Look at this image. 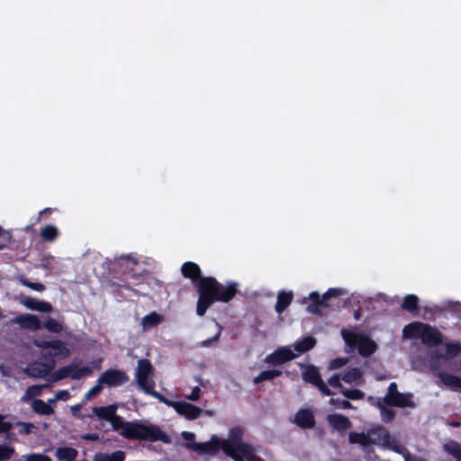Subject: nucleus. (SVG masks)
Segmentation results:
<instances>
[{
  "label": "nucleus",
  "instance_id": "1",
  "mask_svg": "<svg viewBox=\"0 0 461 461\" xmlns=\"http://www.w3.org/2000/svg\"><path fill=\"white\" fill-rule=\"evenodd\" d=\"M243 430L240 428L230 429L228 438L221 440L218 437L203 443H189L187 447L201 455H216L221 448L223 452L235 461H264L258 453L259 447L252 446L242 440Z\"/></svg>",
  "mask_w": 461,
  "mask_h": 461
},
{
  "label": "nucleus",
  "instance_id": "2",
  "mask_svg": "<svg viewBox=\"0 0 461 461\" xmlns=\"http://www.w3.org/2000/svg\"><path fill=\"white\" fill-rule=\"evenodd\" d=\"M237 284L228 283L223 285L212 277L201 278L198 285L199 300L196 312L199 316L204 315L208 307L215 301L227 303L231 300L237 293Z\"/></svg>",
  "mask_w": 461,
  "mask_h": 461
},
{
  "label": "nucleus",
  "instance_id": "3",
  "mask_svg": "<svg viewBox=\"0 0 461 461\" xmlns=\"http://www.w3.org/2000/svg\"><path fill=\"white\" fill-rule=\"evenodd\" d=\"M348 438L352 444H359L363 447L375 444L397 453H402L401 443L395 438L391 437L384 428L380 426L369 429L366 433L351 432Z\"/></svg>",
  "mask_w": 461,
  "mask_h": 461
},
{
  "label": "nucleus",
  "instance_id": "4",
  "mask_svg": "<svg viewBox=\"0 0 461 461\" xmlns=\"http://www.w3.org/2000/svg\"><path fill=\"white\" fill-rule=\"evenodd\" d=\"M402 337L410 339H420L428 346H436L441 342V334L437 329L418 321L406 325L402 330Z\"/></svg>",
  "mask_w": 461,
  "mask_h": 461
},
{
  "label": "nucleus",
  "instance_id": "5",
  "mask_svg": "<svg viewBox=\"0 0 461 461\" xmlns=\"http://www.w3.org/2000/svg\"><path fill=\"white\" fill-rule=\"evenodd\" d=\"M120 434L126 438L149 440H158L163 436V432L158 427L145 425L137 421L128 422Z\"/></svg>",
  "mask_w": 461,
  "mask_h": 461
},
{
  "label": "nucleus",
  "instance_id": "6",
  "mask_svg": "<svg viewBox=\"0 0 461 461\" xmlns=\"http://www.w3.org/2000/svg\"><path fill=\"white\" fill-rule=\"evenodd\" d=\"M342 337L348 346L357 348L360 355L368 357L376 349V344L366 336L358 333L356 330H344Z\"/></svg>",
  "mask_w": 461,
  "mask_h": 461
},
{
  "label": "nucleus",
  "instance_id": "7",
  "mask_svg": "<svg viewBox=\"0 0 461 461\" xmlns=\"http://www.w3.org/2000/svg\"><path fill=\"white\" fill-rule=\"evenodd\" d=\"M33 345L40 348V354L46 362L54 363V358H65L69 355L68 348L60 340L34 339Z\"/></svg>",
  "mask_w": 461,
  "mask_h": 461
},
{
  "label": "nucleus",
  "instance_id": "8",
  "mask_svg": "<svg viewBox=\"0 0 461 461\" xmlns=\"http://www.w3.org/2000/svg\"><path fill=\"white\" fill-rule=\"evenodd\" d=\"M153 373L154 368L148 359H140L138 361V366L135 372V379L144 393L146 391H150L155 387Z\"/></svg>",
  "mask_w": 461,
  "mask_h": 461
},
{
  "label": "nucleus",
  "instance_id": "9",
  "mask_svg": "<svg viewBox=\"0 0 461 461\" xmlns=\"http://www.w3.org/2000/svg\"><path fill=\"white\" fill-rule=\"evenodd\" d=\"M412 393H402L397 390V384L393 382L390 384L388 387V392L383 399V402L391 405L396 406L400 408L405 407H414V403L412 402Z\"/></svg>",
  "mask_w": 461,
  "mask_h": 461
},
{
  "label": "nucleus",
  "instance_id": "10",
  "mask_svg": "<svg viewBox=\"0 0 461 461\" xmlns=\"http://www.w3.org/2000/svg\"><path fill=\"white\" fill-rule=\"evenodd\" d=\"M298 357V353H295L292 345L286 347H280L273 353L267 355L265 362L269 365H282Z\"/></svg>",
  "mask_w": 461,
  "mask_h": 461
},
{
  "label": "nucleus",
  "instance_id": "11",
  "mask_svg": "<svg viewBox=\"0 0 461 461\" xmlns=\"http://www.w3.org/2000/svg\"><path fill=\"white\" fill-rule=\"evenodd\" d=\"M303 378L304 381L316 385L323 394L330 395L331 393L330 389L321 380L320 373L316 367L307 366L303 372Z\"/></svg>",
  "mask_w": 461,
  "mask_h": 461
},
{
  "label": "nucleus",
  "instance_id": "12",
  "mask_svg": "<svg viewBox=\"0 0 461 461\" xmlns=\"http://www.w3.org/2000/svg\"><path fill=\"white\" fill-rule=\"evenodd\" d=\"M127 381V376L121 371L110 369L103 373L99 377V382L108 387L122 385Z\"/></svg>",
  "mask_w": 461,
  "mask_h": 461
},
{
  "label": "nucleus",
  "instance_id": "13",
  "mask_svg": "<svg viewBox=\"0 0 461 461\" xmlns=\"http://www.w3.org/2000/svg\"><path fill=\"white\" fill-rule=\"evenodd\" d=\"M174 410L187 420H195L203 412L202 409L189 402L179 401L176 403Z\"/></svg>",
  "mask_w": 461,
  "mask_h": 461
},
{
  "label": "nucleus",
  "instance_id": "14",
  "mask_svg": "<svg viewBox=\"0 0 461 461\" xmlns=\"http://www.w3.org/2000/svg\"><path fill=\"white\" fill-rule=\"evenodd\" d=\"M11 323L19 324L21 327L37 330L41 328V321L38 316L32 314H20L11 320Z\"/></svg>",
  "mask_w": 461,
  "mask_h": 461
},
{
  "label": "nucleus",
  "instance_id": "15",
  "mask_svg": "<svg viewBox=\"0 0 461 461\" xmlns=\"http://www.w3.org/2000/svg\"><path fill=\"white\" fill-rule=\"evenodd\" d=\"M54 366L55 363L52 362H36L29 365L26 368V372L32 377H44L54 368Z\"/></svg>",
  "mask_w": 461,
  "mask_h": 461
},
{
  "label": "nucleus",
  "instance_id": "16",
  "mask_svg": "<svg viewBox=\"0 0 461 461\" xmlns=\"http://www.w3.org/2000/svg\"><path fill=\"white\" fill-rule=\"evenodd\" d=\"M341 380L353 385H361L364 383L363 372L357 367H348L341 373Z\"/></svg>",
  "mask_w": 461,
  "mask_h": 461
},
{
  "label": "nucleus",
  "instance_id": "17",
  "mask_svg": "<svg viewBox=\"0 0 461 461\" xmlns=\"http://www.w3.org/2000/svg\"><path fill=\"white\" fill-rule=\"evenodd\" d=\"M21 303L29 310L37 311L40 312H50L52 311V306L48 302L39 301L32 297H24L21 300Z\"/></svg>",
  "mask_w": 461,
  "mask_h": 461
},
{
  "label": "nucleus",
  "instance_id": "18",
  "mask_svg": "<svg viewBox=\"0 0 461 461\" xmlns=\"http://www.w3.org/2000/svg\"><path fill=\"white\" fill-rule=\"evenodd\" d=\"M440 382L453 391H461V376H456L445 372H439Z\"/></svg>",
  "mask_w": 461,
  "mask_h": 461
},
{
  "label": "nucleus",
  "instance_id": "19",
  "mask_svg": "<svg viewBox=\"0 0 461 461\" xmlns=\"http://www.w3.org/2000/svg\"><path fill=\"white\" fill-rule=\"evenodd\" d=\"M327 420L329 424L337 430H346L351 425L349 420L341 414H330L327 417Z\"/></svg>",
  "mask_w": 461,
  "mask_h": 461
},
{
  "label": "nucleus",
  "instance_id": "20",
  "mask_svg": "<svg viewBox=\"0 0 461 461\" xmlns=\"http://www.w3.org/2000/svg\"><path fill=\"white\" fill-rule=\"evenodd\" d=\"M460 352V343H447L446 344V354H439L438 350H434L430 355L432 359L451 358L457 356Z\"/></svg>",
  "mask_w": 461,
  "mask_h": 461
},
{
  "label": "nucleus",
  "instance_id": "21",
  "mask_svg": "<svg viewBox=\"0 0 461 461\" xmlns=\"http://www.w3.org/2000/svg\"><path fill=\"white\" fill-rule=\"evenodd\" d=\"M294 422L302 428H311L314 423V418L312 411L301 410L296 413Z\"/></svg>",
  "mask_w": 461,
  "mask_h": 461
},
{
  "label": "nucleus",
  "instance_id": "22",
  "mask_svg": "<svg viewBox=\"0 0 461 461\" xmlns=\"http://www.w3.org/2000/svg\"><path fill=\"white\" fill-rule=\"evenodd\" d=\"M315 339L312 337H305L301 340H297L292 345L295 353H298V357L303 353L310 350L315 346Z\"/></svg>",
  "mask_w": 461,
  "mask_h": 461
},
{
  "label": "nucleus",
  "instance_id": "23",
  "mask_svg": "<svg viewBox=\"0 0 461 461\" xmlns=\"http://www.w3.org/2000/svg\"><path fill=\"white\" fill-rule=\"evenodd\" d=\"M68 368H69V377L74 380H77L84 376H87L91 375L92 372L90 367L86 366H80L77 363H71L70 365H68Z\"/></svg>",
  "mask_w": 461,
  "mask_h": 461
},
{
  "label": "nucleus",
  "instance_id": "24",
  "mask_svg": "<svg viewBox=\"0 0 461 461\" xmlns=\"http://www.w3.org/2000/svg\"><path fill=\"white\" fill-rule=\"evenodd\" d=\"M164 320V317L156 312H152L147 315H145L141 320V326L143 330H148L153 327H156L159 323H161Z\"/></svg>",
  "mask_w": 461,
  "mask_h": 461
},
{
  "label": "nucleus",
  "instance_id": "25",
  "mask_svg": "<svg viewBox=\"0 0 461 461\" xmlns=\"http://www.w3.org/2000/svg\"><path fill=\"white\" fill-rule=\"evenodd\" d=\"M182 274L185 277L190 278L193 281L196 280L201 276V269L199 266L194 262H186L182 266Z\"/></svg>",
  "mask_w": 461,
  "mask_h": 461
},
{
  "label": "nucleus",
  "instance_id": "26",
  "mask_svg": "<svg viewBox=\"0 0 461 461\" xmlns=\"http://www.w3.org/2000/svg\"><path fill=\"white\" fill-rule=\"evenodd\" d=\"M55 456L60 461H73L77 456V450L70 447H61L56 449Z\"/></svg>",
  "mask_w": 461,
  "mask_h": 461
},
{
  "label": "nucleus",
  "instance_id": "27",
  "mask_svg": "<svg viewBox=\"0 0 461 461\" xmlns=\"http://www.w3.org/2000/svg\"><path fill=\"white\" fill-rule=\"evenodd\" d=\"M92 411L93 415L109 421L112 419V417L115 414L116 406L109 405L104 407H94Z\"/></svg>",
  "mask_w": 461,
  "mask_h": 461
},
{
  "label": "nucleus",
  "instance_id": "28",
  "mask_svg": "<svg viewBox=\"0 0 461 461\" xmlns=\"http://www.w3.org/2000/svg\"><path fill=\"white\" fill-rule=\"evenodd\" d=\"M293 300V294L291 292H280L277 296V302L275 309L276 312L282 313L285 308L291 303Z\"/></svg>",
  "mask_w": 461,
  "mask_h": 461
},
{
  "label": "nucleus",
  "instance_id": "29",
  "mask_svg": "<svg viewBox=\"0 0 461 461\" xmlns=\"http://www.w3.org/2000/svg\"><path fill=\"white\" fill-rule=\"evenodd\" d=\"M32 408L36 413L41 415H51L54 412V409L42 400H33L32 402Z\"/></svg>",
  "mask_w": 461,
  "mask_h": 461
},
{
  "label": "nucleus",
  "instance_id": "30",
  "mask_svg": "<svg viewBox=\"0 0 461 461\" xmlns=\"http://www.w3.org/2000/svg\"><path fill=\"white\" fill-rule=\"evenodd\" d=\"M125 453L118 450L112 454L98 453L95 454L94 461H124Z\"/></svg>",
  "mask_w": 461,
  "mask_h": 461
},
{
  "label": "nucleus",
  "instance_id": "31",
  "mask_svg": "<svg viewBox=\"0 0 461 461\" xmlns=\"http://www.w3.org/2000/svg\"><path fill=\"white\" fill-rule=\"evenodd\" d=\"M47 386V384H41L28 387L24 394L22 396L21 401L26 402L32 400L34 397L41 395L42 389Z\"/></svg>",
  "mask_w": 461,
  "mask_h": 461
},
{
  "label": "nucleus",
  "instance_id": "32",
  "mask_svg": "<svg viewBox=\"0 0 461 461\" xmlns=\"http://www.w3.org/2000/svg\"><path fill=\"white\" fill-rule=\"evenodd\" d=\"M444 450L451 455L456 461H461V445L456 441H449L444 445Z\"/></svg>",
  "mask_w": 461,
  "mask_h": 461
},
{
  "label": "nucleus",
  "instance_id": "33",
  "mask_svg": "<svg viewBox=\"0 0 461 461\" xmlns=\"http://www.w3.org/2000/svg\"><path fill=\"white\" fill-rule=\"evenodd\" d=\"M282 372L277 369L266 370L261 372L258 376H256L253 380L254 384H259L263 381L272 380L277 376H280Z\"/></svg>",
  "mask_w": 461,
  "mask_h": 461
},
{
  "label": "nucleus",
  "instance_id": "34",
  "mask_svg": "<svg viewBox=\"0 0 461 461\" xmlns=\"http://www.w3.org/2000/svg\"><path fill=\"white\" fill-rule=\"evenodd\" d=\"M59 234V230L53 225H46L41 230V237L47 241H53Z\"/></svg>",
  "mask_w": 461,
  "mask_h": 461
},
{
  "label": "nucleus",
  "instance_id": "35",
  "mask_svg": "<svg viewBox=\"0 0 461 461\" xmlns=\"http://www.w3.org/2000/svg\"><path fill=\"white\" fill-rule=\"evenodd\" d=\"M310 299L313 300V303H311L307 307V311L311 313H319L320 312V306L324 305L326 306V302L324 303H321V299L320 300V295L317 292H312L310 294Z\"/></svg>",
  "mask_w": 461,
  "mask_h": 461
},
{
  "label": "nucleus",
  "instance_id": "36",
  "mask_svg": "<svg viewBox=\"0 0 461 461\" xmlns=\"http://www.w3.org/2000/svg\"><path fill=\"white\" fill-rule=\"evenodd\" d=\"M14 428L18 429V433L24 435L36 434L38 430L34 424L29 422H16L14 424Z\"/></svg>",
  "mask_w": 461,
  "mask_h": 461
},
{
  "label": "nucleus",
  "instance_id": "37",
  "mask_svg": "<svg viewBox=\"0 0 461 461\" xmlns=\"http://www.w3.org/2000/svg\"><path fill=\"white\" fill-rule=\"evenodd\" d=\"M419 298L415 294H408L404 297L402 308L408 312H413L417 309Z\"/></svg>",
  "mask_w": 461,
  "mask_h": 461
},
{
  "label": "nucleus",
  "instance_id": "38",
  "mask_svg": "<svg viewBox=\"0 0 461 461\" xmlns=\"http://www.w3.org/2000/svg\"><path fill=\"white\" fill-rule=\"evenodd\" d=\"M44 327L47 330L55 333L60 332L63 330V325L61 321L51 317L47 318L44 323Z\"/></svg>",
  "mask_w": 461,
  "mask_h": 461
},
{
  "label": "nucleus",
  "instance_id": "39",
  "mask_svg": "<svg viewBox=\"0 0 461 461\" xmlns=\"http://www.w3.org/2000/svg\"><path fill=\"white\" fill-rule=\"evenodd\" d=\"M384 404L385 403L383 402V399H379L377 401V406L380 409L382 420L385 422H389L394 418V411L384 407Z\"/></svg>",
  "mask_w": 461,
  "mask_h": 461
},
{
  "label": "nucleus",
  "instance_id": "40",
  "mask_svg": "<svg viewBox=\"0 0 461 461\" xmlns=\"http://www.w3.org/2000/svg\"><path fill=\"white\" fill-rule=\"evenodd\" d=\"M21 461H52L49 456L41 453L23 455Z\"/></svg>",
  "mask_w": 461,
  "mask_h": 461
},
{
  "label": "nucleus",
  "instance_id": "41",
  "mask_svg": "<svg viewBox=\"0 0 461 461\" xmlns=\"http://www.w3.org/2000/svg\"><path fill=\"white\" fill-rule=\"evenodd\" d=\"M343 395L351 400H358L364 397V393L358 389H342Z\"/></svg>",
  "mask_w": 461,
  "mask_h": 461
},
{
  "label": "nucleus",
  "instance_id": "42",
  "mask_svg": "<svg viewBox=\"0 0 461 461\" xmlns=\"http://www.w3.org/2000/svg\"><path fill=\"white\" fill-rule=\"evenodd\" d=\"M145 393L152 395L153 397L158 399L159 402H161L165 403L166 405L172 407V408H175L176 403L177 402L170 401V400L167 399L159 393L154 391V389H151L150 391H146Z\"/></svg>",
  "mask_w": 461,
  "mask_h": 461
},
{
  "label": "nucleus",
  "instance_id": "43",
  "mask_svg": "<svg viewBox=\"0 0 461 461\" xmlns=\"http://www.w3.org/2000/svg\"><path fill=\"white\" fill-rule=\"evenodd\" d=\"M113 429L118 430L121 429L123 430L127 425L128 422H125L122 417L118 416L116 413L112 417V419L109 420Z\"/></svg>",
  "mask_w": 461,
  "mask_h": 461
},
{
  "label": "nucleus",
  "instance_id": "44",
  "mask_svg": "<svg viewBox=\"0 0 461 461\" xmlns=\"http://www.w3.org/2000/svg\"><path fill=\"white\" fill-rule=\"evenodd\" d=\"M344 294H345V291L343 289L330 288L322 295L321 303H324L327 300H329L331 297H338Z\"/></svg>",
  "mask_w": 461,
  "mask_h": 461
},
{
  "label": "nucleus",
  "instance_id": "45",
  "mask_svg": "<svg viewBox=\"0 0 461 461\" xmlns=\"http://www.w3.org/2000/svg\"><path fill=\"white\" fill-rule=\"evenodd\" d=\"M103 384L99 382V378L97 379V383L95 386H93L85 395V400L86 401H89L91 400L92 398L95 397L96 395H98L102 389H103Z\"/></svg>",
  "mask_w": 461,
  "mask_h": 461
},
{
  "label": "nucleus",
  "instance_id": "46",
  "mask_svg": "<svg viewBox=\"0 0 461 461\" xmlns=\"http://www.w3.org/2000/svg\"><path fill=\"white\" fill-rule=\"evenodd\" d=\"M14 453V448L7 445H0V460H8Z\"/></svg>",
  "mask_w": 461,
  "mask_h": 461
},
{
  "label": "nucleus",
  "instance_id": "47",
  "mask_svg": "<svg viewBox=\"0 0 461 461\" xmlns=\"http://www.w3.org/2000/svg\"><path fill=\"white\" fill-rule=\"evenodd\" d=\"M21 284L37 292H43L45 290V286L41 283H34L26 279H21Z\"/></svg>",
  "mask_w": 461,
  "mask_h": 461
},
{
  "label": "nucleus",
  "instance_id": "48",
  "mask_svg": "<svg viewBox=\"0 0 461 461\" xmlns=\"http://www.w3.org/2000/svg\"><path fill=\"white\" fill-rule=\"evenodd\" d=\"M68 371H69V368H68V366H66L62 368H59L53 374V375H52L53 381H59L61 379L69 377Z\"/></svg>",
  "mask_w": 461,
  "mask_h": 461
},
{
  "label": "nucleus",
  "instance_id": "49",
  "mask_svg": "<svg viewBox=\"0 0 461 461\" xmlns=\"http://www.w3.org/2000/svg\"><path fill=\"white\" fill-rule=\"evenodd\" d=\"M348 362L347 358L338 357L330 361V369H338L345 366Z\"/></svg>",
  "mask_w": 461,
  "mask_h": 461
},
{
  "label": "nucleus",
  "instance_id": "50",
  "mask_svg": "<svg viewBox=\"0 0 461 461\" xmlns=\"http://www.w3.org/2000/svg\"><path fill=\"white\" fill-rule=\"evenodd\" d=\"M202 390L199 386H195L192 389L189 394H185V397L192 402L197 401L200 398Z\"/></svg>",
  "mask_w": 461,
  "mask_h": 461
},
{
  "label": "nucleus",
  "instance_id": "51",
  "mask_svg": "<svg viewBox=\"0 0 461 461\" xmlns=\"http://www.w3.org/2000/svg\"><path fill=\"white\" fill-rule=\"evenodd\" d=\"M12 428H14V424L6 420L5 416L0 415V433L5 432Z\"/></svg>",
  "mask_w": 461,
  "mask_h": 461
},
{
  "label": "nucleus",
  "instance_id": "52",
  "mask_svg": "<svg viewBox=\"0 0 461 461\" xmlns=\"http://www.w3.org/2000/svg\"><path fill=\"white\" fill-rule=\"evenodd\" d=\"M330 404L336 405L338 408H341V409L352 408V404L348 401H346V400L339 401V400H335V399L331 398L330 400Z\"/></svg>",
  "mask_w": 461,
  "mask_h": 461
},
{
  "label": "nucleus",
  "instance_id": "53",
  "mask_svg": "<svg viewBox=\"0 0 461 461\" xmlns=\"http://www.w3.org/2000/svg\"><path fill=\"white\" fill-rule=\"evenodd\" d=\"M120 259L122 261V264H125L131 270H133L131 266H135L137 264V260L130 256H122Z\"/></svg>",
  "mask_w": 461,
  "mask_h": 461
},
{
  "label": "nucleus",
  "instance_id": "54",
  "mask_svg": "<svg viewBox=\"0 0 461 461\" xmlns=\"http://www.w3.org/2000/svg\"><path fill=\"white\" fill-rule=\"evenodd\" d=\"M55 394H56V400H58V401H67L70 398V393L68 390L59 391Z\"/></svg>",
  "mask_w": 461,
  "mask_h": 461
},
{
  "label": "nucleus",
  "instance_id": "55",
  "mask_svg": "<svg viewBox=\"0 0 461 461\" xmlns=\"http://www.w3.org/2000/svg\"><path fill=\"white\" fill-rule=\"evenodd\" d=\"M340 379H341V374L335 375L331 376L328 382H329V384L332 387H341V384L339 382Z\"/></svg>",
  "mask_w": 461,
  "mask_h": 461
},
{
  "label": "nucleus",
  "instance_id": "56",
  "mask_svg": "<svg viewBox=\"0 0 461 461\" xmlns=\"http://www.w3.org/2000/svg\"><path fill=\"white\" fill-rule=\"evenodd\" d=\"M182 438L186 441L194 443L193 441L194 440L195 436L193 432L183 431Z\"/></svg>",
  "mask_w": 461,
  "mask_h": 461
},
{
  "label": "nucleus",
  "instance_id": "57",
  "mask_svg": "<svg viewBox=\"0 0 461 461\" xmlns=\"http://www.w3.org/2000/svg\"><path fill=\"white\" fill-rule=\"evenodd\" d=\"M82 407H83L82 403H78V404L71 406L70 410H71L72 415L76 416V417H80L78 413H79V411L82 409Z\"/></svg>",
  "mask_w": 461,
  "mask_h": 461
},
{
  "label": "nucleus",
  "instance_id": "58",
  "mask_svg": "<svg viewBox=\"0 0 461 461\" xmlns=\"http://www.w3.org/2000/svg\"><path fill=\"white\" fill-rule=\"evenodd\" d=\"M221 328L219 327V330H218L216 335L210 339H206V340L203 341V343H202L203 346H207L210 342L218 340L221 336Z\"/></svg>",
  "mask_w": 461,
  "mask_h": 461
},
{
  "label": "nucleus",
  "instance_id": "59",
  "mask_svg": "<svg viewBox=\"0 0 461 461\" xmlns=\"http://www.w3.org/2000/svg\"><path fill=\"white\" fill-rule=\"evenodd\" d=\"M56 402H58V400H56V394H55L53 398H50L48 400L47 403H49L51 406V404L55 403Z\"/></svg>",
  "mask_w": 461,
  "mask_h": 461
},
{
  "label": "nucleus",
  "instance_id": "60",
  "mask_svg": "<svg viewBox=\"0 0 461 461\" xmlns=\"http://www.w3.org/2000/svg\"><path fill=\"white\" fill-rule=\"evenodd\" d=\"M456 311L461 312V305L460 304L456 305ZM460 318H461V314H460Z\"/></svg>",
  "mask_w": 461,
  "mask_h": 461
},
{
  "label": "nucleus",
  "instance_id": "61",
  "mask_svg": "<svg viewBox=\"0 0 461 461\" xmlns=\"http://www.w3.org/2000/svg\"><path fill=\"white\" fill-rule=\"evenodd\" d=\"M355 318H356L357 320H358V319H359V313H358L357 312H355Z\"/></svg>",
  "mask_w": 461,
  "mask_h": 461
},
{
  "label": "nucleus",
  "instance_id": "62",
  "mask_svg": "<svg viewBox=\"0 0 461 461\" xmlns=\"http://www.w3.org/2000/svg\"><path fill=\"white\" fill-rule=\"evenodd\" d=\"M0 370L2 371L3 374H5L3 366H0Z\"/></svg>",
  "mask_w": 461,
  "mask_h": 461
},
{
  "label": "nucleus",
  "instance_id": "63",
  "mask_svg": "<svg viewBox=\"0 0 461 461\" xmlns=\"http://www.w3.org/2000/svg\"><path fill=\"white\" fill-rule=\"evenodd\" d=\"M3 317L2 313L0 312V319Z\"/></svg>",
  "mask_w": 461,
  "mask_h": 461
}]
</instances>
